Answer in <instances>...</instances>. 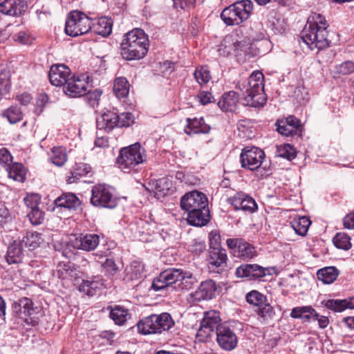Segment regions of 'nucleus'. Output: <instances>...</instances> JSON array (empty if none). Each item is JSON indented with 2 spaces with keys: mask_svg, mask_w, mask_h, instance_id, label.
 <instances>
[{
  "mask_svg": "<svg viewBox=\"0 0 354 354\" xmlns=\"http://www.w3.org/2000/svg\"><path fill=\"white\" fill-rule=\"evenodd\" d=\"M328 24L321 14L314 13L308 18L307 23L301 33L303 42L310 49L318 50L329 46Z\"/></svg>",
  "mask_w": 354,
  "mask_h": 354,
  "instance_id": "1",
  "label": "nucleus"
},
{
  "mask_svg": "<svg viewBox=\"0 0 354 354\" xmlns=\"http://www.w3.org/2000/svg\"><path fill=\"white\" fill-rule=\"evenodd\" d=\"M197 283L194 274L182 269L171 268L162 271L153 280L151 289L155 291L171 288L176 290H187Z\"/></svg>",
  "mask_w": 354,
  "mask_h": 354,
  "instance_id": "2",
  "label": "nucleus"
},
{
  "mask_svg": "<svg viewBox=\"0 0 354 354\" xmlns=\"http://www.w3.org/2000/svg\"><path fill=\"white\" fill-rule=\"evenodd\" d=\"M148 35L140 28H134L124 34L120 43V55L128 61L145 57L149 50Z\"/></svg>",
  "mask_w": 354,
  "mask_h": 354,
  "instance_id": "3",
  "label": "nucleus"
},
{
  "mask_svg": "<svg viewBox=\"0 0 354 354\" xmlns=\"http://www.w3.org/2000/svg\"><path fill=\"white\" fill-rule=\"evenodd\" d=\"M146 158L145 150L139 142H136L120 149L117 163L124 173H137Z\"/></svg>",
  "mask_w": 354,
  "mask_h": 354,
  "instance_id": "4",
  "label": "nucleus"
},
{
  "mask_svg": "<svg viewBox=\"0 0 354 354\" xmlns=\"http://www.w3.org/2000/svg\"><path fill=\"white\" fill-rule=\"evenodd\" d=\"M245 104L252 107H262L267 97L264 91V76L259 71H254L249 77L245 92Z\"/></svg>",
  "mask_w": 354,
  "mask_h": 354,
  "instance_id": "5",
  "label": "nucleus"
},
{
  "mask_svg": "<svg viewBox=\"0 0 354 354\" xmlns=\"http://www.w3.org/2000/svg\"><path fill=\"white\" fill-rule=\"evenodd\" d=\"M252 10L251 0L239 1L225 8L221 18L227 26H238L249 19Z\"/></svg>",
  "mask_w": 354,
  "mask_h": 354,
  "instance_id": "6",
  "label": "nucleus"
},
{
  "mask_svg": "<svg viewBox=\"0 0 354 354\" xmlns=\"http://www.w3.org/2000/svg\"><path fill=\"white\" fill-rule=\"evenodd\" d=\"M91 19L79 10L71 11L66 21L65 32L71 37H77L88 32L91 29Z\"/></svg>",
  "mask_w": 354,
  "mask_h": 354,
  "instance_id": "7",
  "label": "nucleus"
},
{
  "mask_svg": "<svg viewBox=\"0 0 354 354\" xmlns=\"http://www.w3.org/2000/svg\"><path fill=\"white\" fill-rule=\"evenodd\" d=\"M225 323L221 322L220 313L212 310L204 313L198 330L196 337L201 342H205L209 337L218 332V328Z\"/></svg>",
  "mask_w": 354,
  "mask_h": 354,
  "instance_id": "8",
  "label": "nucleus"
},
{
  "mask_svg": "<svg viewBox=\"0 0 354 354\" xmlns=\"http://www.w3.org/2000/svg\"><path fill=\"white\" fill-rule=\"evenodd\" d=\"M36 310L32 301L28 297L21 298L12 304L14 313L29 327L35 326L39 322V313Z\"/></svg>",
  "mask_w": 354,
  "mask_h": 354,
  "instance_id": "9",
  "label": "nucleus"
},
{
  "mask_svg": "<svg viewBox=\"0 0 354 354\" xmlns=\"http://www.w3.org/2000/svg\"><path fill=\"white\" fill-rule=\"evenodd\" d=\"M91 203L95 207L113 209L118 205V198L109 187L98 184L91 189Z\"/></svg>",
  "mask_w": 354,
  "mask_h": 354,
  "instance_id": "10",
  "label": "nucleus"
},
{
  "mask_svg": "<svg viewBox=\"0 0 354 354\" xmlns=\"http://www.w3.org/2000/svg\"><path fill=\"white\" fill-rule=\"evenodd\" d=\"M264 151L257 147H245L240 155L241 167L245 169L255 171L260 168L265 159Z\"/></svg>",
  "mask_w": 354,
  "mask_h": 354,
  "instance_id": "11",
  "label": "nucleus"
},
{
  "mask_svg": "<svg viewBox=\"0 0 354 354\" xmlns=\"http://www.w3.org/2000/svg\"><path fill=\"white\" fill-rule=\"evenodd\" d=\"M226 245L234 257L243 260H250L257 256L254 246L243 239H227Z\"/></svg>",
  "mask_w": 354,
  "mask_h": 354,
  "instance_id": "12",
  "label": "nucleus"
},
{
  "mask_svg": "<svg viewBox=\"0 0 354 354\" xmlns=\"http://www.w3.org/2000/svg\"><path fill=\"white\" fill-rule=\"evenodd\" d=\"M88 75L86 74L70 77L66 84H64V93L70 97L85 95L88 87Z\"/></svg>",
  "mask_w": 354,
  "mask_h": 354,
  "instance_id": "13",
  "label": "nucleus"
},
{
  "mask_svg": "<svg viewBox=\"0 0 354 354\" xmlns=\"http://www.w3.org/2000/svg\"><path fill=\"white\" fill-rule=\"evenodd\" d=\"M180 206L188 214L208 207V200L203 192L195 190L186 193L181 198Z\"/></svg>",
  "mask_w": 354,
  "mask_h": 354,
  "instance_id": "14",
  "label": "nucleus"
},
{
  "mask_svg": "<svg viewBox=\"0 0 354 354\" xmlns=\"http://www.w3.org/2000/svg\"><path fill=\"white\" fill-rule=\"evenodd\" d=\"M271 268L262 267L258 264L244 263L236 268L235 275L238 278H245L249 281H257L266 275H270Z\"/></svg>",
  "mask_w": 354,
  "mask_h": 354,
  "instance_id": "15",
  "label": "nucleus"
},
{
  "mask_svg": "<svg viewBox=\"0 0 354 354\" xmlns=\"http://www.w3.org/2000/svg\"><path fill=\"white\" fill-rule=\"evenodd\" d=\"M70 243L75 249L91 252L98 246L100 236L92 233H80L73 235Z\"/></svg>",
  "mask_w": 354,
  "mask_h": 354,
  "instance_id": "16",
  "label": "nucleus"
},
{
  "mask_svg": "<svg viewBox=\"0 0 354 354\" xmlns=\"http://www.w3.org/2000/svg\"><path fill=\"white\" fill-rule=\"evenodd\" d=\"M216 335V342L222 349L230 351L236 347L238 344L237 336L227 324L218 328Z\"/></svg>",
  "mask_w": 354,
  "mask_h": 354,
  "instance_id": "17",
  "label": "nucleus"
},
{
  "mask_svg": "<svg viewBox=\"0 0 354 354\" xmlns=\"http://www.w3.org/2000/svg\"><path fill=\"white\" fill-rule=\"evenodd\" d=\"M277 131L286 137H301L302 134V127L301 121L294 115H290L276 123Z\"/></svg>",
  "mask_w": 354,
  "mask_h": 354,
  "instance_id": "18",
  "label": "nucleus"
},
{
  "mask_svg": "<svg viewBox=\"0 0 354 354\" xmlns=\"http://www.w3.org/2000/svg\"><path fill=\"white\" fill-rule=\"evenodd\" d=\"M216 291V286L212 279L201 282L198 288L189 294L193 302H200L204 300L212 299Z\"/></svg>",
  "mask_w": 354,
  "mask_h": 354,
  "instance_id": "19",
  "label": "nucleus"
},
{
  "mask_svg": "<svg viewBox=\"0 0 354 354\" xmlns=\"http://www.w3.org/2000/svg\"><path fill=\"white\" fill-rule=\"evenodd\" d=\"M71 69L64 64L53 65L48 73L50 84L55 86H64L71 75Z\"/></svg>",
  "mask_w": 354,
  "mask_h": 354,
  "instance_id": "20",
  "label": "nucleus"
},
{
  "mask_svg": "<svg viewBox=\"0 0 354 354\" xmlns=\"http://www.w3.org/2000/svg\"><path fill=\"white\" fill-rule=\"evenodd\" d=\"M28 4L25 0H0V12L17 17L26 12Z\"/></svg>",
  "mask_w": 354,
  "mask_h": 354,
  "instance_id": "21",
  "label": "nucleus"
},
{
  "mask_svg": "<svg viewBox=\"0 0 354 354\" xmlns=\"http://www.w3.org/2000/svg\"><path fill=\"white\" fill-rule=\"evenodd\" d=\"M229 200L235 209H241L248 213H253L257 209L255 201L245 194L237 193Z\"/></svg>",
  "mask_w": 354,
  "mask_h": 354,
  "instance_id": "22",
  "label": "nucleus"
},
{
  "mask_svg": "<svg viewBox=\"0 0 354 354\" xmlns=\"http://www.w3.org/2000/svg\"><path fill=\"white\" fill-rule=\"evenodd\" d=\"M118 114L114 111L106 110L96 118V127L97 130L110 132L118 127Z\"/></svg>",
  "mask_w": 354,
  "mask_h": 354,
  "instance_id": "23",
  "label": "nucleus"
},
{
  "mask_svg": "<svg viewBox=\"0 0 354 354\" xmlns=\"http://www.w3.org/2000/svg\"><path fill=\"white\" fill-rule=\"evenodd\" d=\"M93 171L91 167L85 162H76L72 167L66 182L68 184L75 183L83 177L92 176Z\"/></svg>",
  "mask_w": 354,
  "mask_h": 354,
  "instance_id": "24",
  "label": "nucleus"
},
{
  "mask_svg": "<svg viewBox=\"0 0 354 354\" xmlns=\"http://www.w3.org/2000/svg\"><path fill=\"white\" fill-rule=\"evenodd\" d=\"M187 125L185 128V132L187 135L208 133L210 131L209 125L205 122L204 118H194L186 119Z\"/></svg>",
  "mask_w": 354,
  "mask_h": 354,
  "instance_id": "25",
  "label": "nucleus"
},
{
  "mask_svg": "<svg viewBox=\"0 0 354 354\" xmlns=\"http://www.w3.org/2000/svg\"><path fill=\"white\" fill-rule=\"evenodd\" d=\"M109 318L118 326H123L131 318V313L125 307L120 305L109 306Z\"/></svg>",
  "mask_w": 354,
  "mask_h": 354,
  "instance_id": "26",
  "label": "nucleus"
},
{
  "mask_svg": "<svg viewBox=\"0 0 354 354\" xmlns=\"http://www.w3.org/2000/svg\"><path fill=\"white\" fill-rule=\"evenodd\" d=\"M207 260L209 269L224 267L227 260L225 250L223 248L209 249V254Z\"/></svg>",
  "mask_w": 354,
  "mask_h": 354,
  "instance_id": "27",
  "label": "nucleus"
},
{
  "mask_svg": "<svg viewBox=\"0 0 354 354\" xmlns=\"http://www.w3.org/2000/svg\"><path fill=\"white\" fill-rule=\"evenodd\" d=\"M239 95L234 91L224 93L218 102V107L225 112H233L238 106Z\"/></svg>",
  "mask_w": 354,
  "mask_h": 354,
  "instance_id": "28",
  "label": "nucleus"
},
{
  "mask_svg": "<svg viewBox=\"0 0 354 354\" xmlns=\"http://www.w3.org/2000/svg\"><path fill=\"white\" fill-rule=\"evenodd\" d=\"M54 204L57 207H64L68 209H77L81 205V201L73 193L66 192L57 197Z\"/></svg>",
  "mask_w": 354,
  "mask_h": 354,
  "instance_id": "29",
  "label": "nucleus"
},
{
  "mask_svg": "<svg viewBox=\"0 0 354 354\" xmlns=\"http://www.w3.org/2000/svg\"><path fill=\"white\" fill-rule=\"evenodd\" d=\"M290 317L294 319H300L304 323H310L313 318H317V312L311 306L295 307L290 312Z\"/></svg>",
  "mask_w": 354,
  "mask_h": 354,
  "instance_id": "30",
  "label": "nucleus"
},
{
  "mask_svg": "<svg viewBox=\"0 0 354 354\" xmlns=\"http://www.w3.org/2000/svg\"><path fill=\"white\" fill-rule=\"evenodd\" d=\"M24 257L23 245L21 241H14L7 250L6 260L8 264L19 263L21 262Z\"/></svg>",
  "mask_w": 354,
  "mask_h": 354,
  "instance_id": "31",
  "label": "nucleus"
},
{
  "mask_svg": "<svg viewBox=\"0 0 354 354\" xmlns=\"http://www.w3.org/2000/svg\"><path fill=\"white\" fill-rule=\"evenodd\" d=\"M187 221L189 225L193 226H205L209 221V208L206 207L188 213Z\"/></svg>",
  "mask_w": 354,
  "mask_h": 354,
  "instance_id": "32",
  "label": "nucleus"
},
{
  "mask_svg": "<svg viewBox=\"0 0 354 354\" xmlns=\"http://www.w3.org/2000/svg\"><path fill=\"white\" fill-rule=\"evenodd\" d=\"M113 22L110 18L103 17L93 21L91 19V29L97 35L106 37L112 32Z\"/></svg>",
  "mask_w": 354,
  "mask_h": 354,
  "instance_id": "33",
  "label": "nucleus"
},
{
  "mask_svg": "<svg viewBox=\"0 0 354 354\" xmlns=\"http://www.w3.org/2000/svg\"><path fill=\"white\" fill-rule=\"evenodd\" d=\"M149 185L151 186V191L153 192L154 196L158 198L167 195L172 188V183L167 178L151 180Z\"/></svg>",
  "mask_w": 354,
  "mask_h": 354,
  "instance_id": "34",
  "label": "nucleus"
},
{
  "mask_svg": "<svg viewBox=\"0 0 354 354\" xmlns=\"http://www.w3.org/2000/svg\"><path fill=\"white\" fill-rule=\"evenodd\" d=\"M102 286L101 279L99 277H93L89 279L82 280L79 286V290L88 296H93Z\"/></svg>",
  "mask_w": 354,
  "mask_h": 354,
  "instance_id": "35",
  "label": "nucleus"
},
{
  "mask_svg": "<svg viewBox=\"0 0 354 354\" xmlns=\"http://www.w3.org/2000/svg\"><path fill=\"white\" fill-rule=\"evenodd\" d=\"M58 277L62 280H73L77 277V271L73 263L62 261L57 266Z\"/></svg>",
  "mask_w": 354,
  "mask_h": 354,
  "instance_id": "36",
  "label": "nucleus"
},
{
  "mask_svg": "<svg viewBox=\"0 0 354 354\" xmlns=\"http://www.w3.org/2000/svg\"><path fill=\"white\" fill-rule=\"evenodd\" d=\"M151 318H153V321L155 324V328L157 330H160V333L162 331L169 330L174 325V322L170 315V314L167 313H163L160 315H151Z\"/></svg>",
  "mask_w": 354,
  "mask_h": 354,
  "instance_id": "37",
  "label": "nucleus"
},
{
  "mask_svg": "<svg viewBox=\"0 0 354 354\" xmlns=\"http://www.w3.org/2000/svg\"><path fill=\"white\" fill-rule=\"evenodd\" d=\"M310 224L311 221L307 216L295 218L290 222V225L295 233L302 236L306 234Z\"/></svg>",
  "mask_w": 354,
  "mask_h": 354,
  "instance_id": "38",
  "label": "nucleus"
},
{
  "mask_svg": "<svg viewBox=\"0 0 354 354\" xmlns=\"http://www.w3.org/2000/svg\"><path fill=\"white\" fill-rule=\"evenodd\" d=\"M338 274L339 272L335 267H326L319 269L317 272V276L318 279L324 283L330 284L336 280Z\"/></svg>",
  "mask_w": 354,
  "mask_h": 354,
  "instance_id": "39",
  "label": "nucleus"
},
{
  "mask_svg": "<svg viewBox=\"0 0 354 354\" xmlns=\"http://www.w3.org/2000/svg\"><path fill=\"white\" fill-rule=\"evenodd\" d=\"M153 322L151 315L140 320L136 324L138 333L145 335L160 333V330L156 329Z\"/></svg>",
  "mask_w": 354,
  "mask_h": 354,
  "instance_id": "40",
  "label": "nucleus"
},
{
  "mask_svg": "<svg viewBox=\"0 0 354 354\" xmlns=\"http://www.w3.org/2000/svg\"><path fill=\"white\" fill-rule=\"evenodd\" d=\"M113 92L118 98L126 97L129 92V84L124 77H117L113 85Z\"/></svg>",
  "mask_w": 354,
  "mask_h": 354,
  "instance_id": "41",
  "label": "nucleus"
},
{
  "mask_svg": "<svg viewBox=\"0 0 354 354\" xmlns=\"http://www.w3.org/2000/svg\"><path fill=\"white\" fill-rule=\"evenodd\" d=\"M236 49V41L234 40L232 36L227 35L223 40L222 43L219 45L218 52L219 55L223 57H227L234 52Z\"/></svg>",
  "mask_w": 354,
  "mask_h": 354,
  "instance_id": "42",
  "label": "nucleus"
},
{
  "mask_svg": "<svg viewBox=\"0 0 354 354\" xmlns=\"http://www.w3.org/2000/svg\"><path fill=\"white\" fill-rule=\"evenodd\" d=\"M43 241L41 234L37 232H28L21 242L30 250H33L39 246Z\"/></svg>",
  "mask_w": 354,
  "mask_h": 354,
  "instance_id": "43",
  "label": "nucleus"
},
{
  "mask_svg": "<svg viewBox=\"0 0 354 354\" xmlns=\"http://www.w3.org/2000/svg\"><path fill=\"white\" fill-rule=\"evenodd\" d=\"M66 149L64 147H55L51 149L50 160L57 167L63 166L67 161Z\"/></svg>",
  "mask_w": 354,
  "mask_h": 354,
  "instance_id": "44",
  "label": "nucleus"
},
{
  "mask_svg": "<svg viewBox=\"0 0 354 354\" xmlns=\"http://www.w3.org/2000/svg\"><path fill=\"white\" fill-rule=\"evenodd\" d=\"M8 121L13 124L20 122L23 119V113L21 109L17 106H11L4 110L1 114Z\"/></svg>",
  "mask_w": 354,
  "mask_h": 354,
  "instance_id": "45",
  "label": "nucleus"
},
{
  "mask_svg": "<svg viewBox=\"0 0 354 354\" xmlns=\"http://www.w3.org/2000/svg\"><path fill=\"white\" fill-rule=\"evenodd\" d=\"M334 245L344 250H349L352 245L350 236L344 232H338L333 239Z\"/></svg>",
  "mask_w": 354,
  "mask_h": 354,
  "instance_id": "46",
  "label": "nucleus"
},
{
  "mask_svg": "<svg viewBox=\"0 0 354 354\" xmlns=\"http://www.w3.org/2000/svg\"><path fill=\"white\" fill-rule=\"evenodd\" d=\"M246 301L250 305L261 307L267 301L266 295L257 290H252L245 296Z\"/></svg>",
  "mask_w": 354,
  "mask_h": 354,
  "instance_id": "47",
  "label": "nucleus"
},
{
  "mask_svg": "<svg viewBox=\"0 0 354 354\" xmlns=\"http://www.w3.org/2000/svg\"><path fill=\"white\" fill-rule=\"evenodd\" d=\"M144 265L138 261L131 263L127 272V276L131 281L138 280L143 277Z\"/></svg>",
  "mask_w": 354,
  "mask_h": 354,
  "instance_id": "48",
  "label": "nucleus"
},
{
  "mask_svg": "<svg viewBox=\"0 0 354 354\" xmlns=\"http://www.w3.org/2000/svg\"><path fill=\"white\" fill-rule=\"evenodd\" d=\"M9 176L15 180L24 182L26 179V169L21 163H15L10 168Z\"/></svg>",
  "mask_w": 354,
  "mask_h": 354,
  "instance_id": "49",
  "label": "nucleus"
},
{
  "mask_svg": "<svg viewBox=\"0 0 354 354\" xmlns=\"http://www.w3.org/2000/svg\"><path fill=\"white\" fill-rule=\"evenodd\" d=\"M277 156L289 160H292L296 157V150L290 144H284L277 147Z\"/></svg>",
  "mask_w": 354,
  "mask_h": 354,
  "instance_id": "50",
  "label": "nucleus"
},
{
  "mask_svg": "<svg viewBox=\"0 0 354 354\" xmlns=\"http://www.w3.org/2000/svg\"><path fill=\"white\" fill-rule=\"evenodd\" d=\"M194 76L200 85L207 84L212 78L210 72L206 66H201L200 68H196Z\"/></svg>",
  "mask_w": 354,
  "mask_h": 354,
  "instance_id": "51",
  "label": "nucleus"
},
{
  "mask_svg": "<svg viewBox=\"0 0 354 354\" xmlns=\"http://www.w3.org/2000/svg\"><path fill=\"white\" fill-rule=\"evenodd\" d=\"M346 299H328L324 305L326 308L334 312H342L346 309Z\"/></svg>",
  "mask_w": 354,
  "mask_h": 354,
  "instance_id": "52",
  "label": "nucleus"
},
{
  "mask_svg": "<svg viewBox=\"0 0 354 354\" xmlns=\"http://www.w3.org/2000/svg\"><path fill=\"white\" fill-rule=\"evenodd\" d=\"M335 73L348 75L354 72V62L351 61H346L340 64H337L334 67Z\"/></svg>",
  "mask_w": 354,
  "mask_h": 354,
  "instance_id": "53",
  "label": "nucleus"
},
{
  "mask_svg": "<svg viewBox=\"0 0 354 354\" xmlns=\"http://www.w3.org/2000/svg\"><path fill=\"white\" fill-rule=\"evenodd\" d=\"M257 312L258 315L262 317L264 320L272 319L275 314L273 307L266 302L264 303L262 306L258 307Z\"/></svg>",
  "mask_w": 354,
  "mask_h": 354,
  "instance_id": "54",
  "label": "nucleus"
},
{
  "mask_svg": "<svg viewBox=\"0 0 354 354\" xmlns=\"http://www.w3.org/2000/svg\"><path fill=\"white\" fill-rule=\"evenodd\" d=\"M28 216L32 225H37L43 222L44 219V212L38 207L31 209L28 212Z\"/></svg>",
  "mask_w": 354,
  "mask_h": 354,
  "instance_id": "55",
  "label": "nucleus"
},
{
  "mask_svg": "<svg viewBox=\"0 0 354 354\" xmlns=\"http://www.w3.org/2000/svg\"><path fill=\"white\" fill-rule=\"evenodd\" d=\"M24 201L27 207L31 210L39 207L41 198L39 194H30L26 195Z\"/></svg>",
  "mask_w": 354,
  "mask_h": 354,
  "instance_id": "56",
  "label": "nucleus"
},
{
  "mask_svg": "<svg viewBox=\"0 0 354 354\" xmlns=\"http://www.w3.org/2000/svg\"><path fill=\"white\" fill-rule=\"evenodd\" d=\"M102 93V92L99 89H95L92 92L87 91L86 98L91 107L95 108L98 105Z\"/></svg>",
  "mask_w": 354,
  "mask_h": 354,
  "instance_id": "57",
  "label": "nucleus"
},
{
  "mask_svg": "<svg viewBox=\"0 0 354 354\" xmlns=\"http://www.w3.org/2000/svg\"><path fill=\"white\" fill-rule=\"evenodd\" d=\"M134 122V117L129 112L122 113L118 115V127H129Z\"/></svg>",
  "mask_w": 354,
  "mask_h": 354,
  "instance_id": "58",
  "label": "nucleus"
},
{
  "mask_svg": "<svg viewBox=\"0 0 354 354\" xmlns=\"http://www.w3.org/2000/svg\"><path fill=\"white\" fill-rule=\"evenodd\" d=\"M209 249L222 248L221 247V236L216 230H212L209 234Z\"/></svg>",
  "mask_w": 354,
  "mask_h": 354,
  "instance_id": "59",
  "label": "nucleus"
},
{
  "mask_svg": "<svg viewBox=\"0 0 354 354\" xmlns=\"http://www.w3.org/2000/svg\"><path fill=\"white\" fill-rule=\"evenodd\" d=\"M102 266L105 272L109 275H114L118 270L115 261L110 259H106L103 263Z\"/></svg>",
  "mask_w": 354,
  "mask_h": 354,
  "instance_id": "60",
  "label": "nucleus"
},
{
  "mask_svg": "<svg viewBox=\"0 0 354 354\" xmlns=\"http://www.w3.org/2000/svg\"><path fill=\"white\" fill-rule=\"evenodd\" d=\"M196 97L198 100L199 103L203 106L212 102L214 99L212 94L210 92L205 91H200L198 93Z\"/></svg>",
  "mask_w": 354,
  "mask_h": 354,
  "instance_id": "61",
  "label": "nucleus"
},
{
  "mask_svg": "<svg viewBox=\"0 0 354 354\" xmlns=\"http://www.w3.org/2000/svg\"><path fill=\"white\" fill-rule=\"evenodd\" d=\"M174 6L176 8H180L183 10L193 8L195 5L196 0H172Z\"/></svg>",
  "mask_w": 354,
  "mask_h": 354,
  "instance_id": "62",
  "label": "nucleus"
},
{
  "mask_svg": "<svg viewBox=\"0 0 354 354\" xmlns=\"http://www.w3.org/2000/svg\"><path fill=\"white\" fill-rule=\"evenodd\" d=\"M206 245L204 242L194 240L189 245V250L196 254H200L205 250Z\"/></svg>",
  "mask_w": 354,
  "mask_h": 354,
  "instance_id": "63",
  "label": "nucleus"
},
{
  "mask_svg": "<svg viewBox=\"0 0 354 354\" xmlns=\"http://www.w3.org/2000/svg\"><path fill=\"white\" fill-rule=\"evenodd\" d=\"M343 223L345 228L354 230V210L344 216Z\"/></svg>",
  "mask_w": 354,
  "mask_h": 354,
  "instance_id": "64",
  "label": "nucleus"
}]
</instances>
